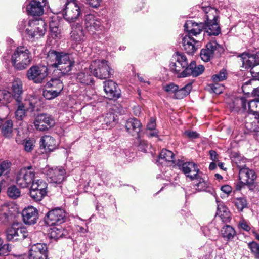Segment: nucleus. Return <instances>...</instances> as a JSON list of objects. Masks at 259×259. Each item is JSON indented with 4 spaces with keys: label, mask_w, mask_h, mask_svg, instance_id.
Returning <instances> with one entry per match:
<instances>
[{
    "label": "nucleus",
    "mask_w": 259,
    "mask_h": 259,
    "mask_svg": "<svg viewBox=\"0 0 259 259\" xmlns=\"http://www.w3.org/2000/svg\"><path fill=\"white\" fill-rule=\"evenodd\" d=\"M47 60L51 66L57 68L64 75L69 74L75 64L70 54L54 50L48 52Z\"/></svg>",
    "instance_id": "nucleus-1"
},
{
    "label": "nucleus",
    "mask_w": 259,
    "mask_h": 259,
    "mask_svg": "<svg viewBox=\"0 0 259 259\" xmlns=\"http://www.w3.org/2000/svg\"><path fill=\"white\" fill-rule=\"evenodd\" d=\"M19 29L25 30L32 41L43 37L47 31V24L42 19L23 20L19 22Z\"/></svg>",
    "instance_id": "nucleus-2"
},
{
    "label": "nucleus",
    "mask_w": 259,
    "mask_h": 259,
    "mask_svg": "<svg viewBox=\"0 0 259 259\" xmlns=\"http://www.w3.org/2000/svg\"><path fill=\"white\" fill-rule=\"evenodd\" d=\"M32 60L31 53L24 46L17 47L11 56V63L15 69L22 70L26 69Z\"/></svg>",
    "instance_id": "nucleus-3"
},
{
    "label": "nucleus",
    "mask_w": 259,
    "mask_h": 259,
    "mask_svg": "<svg viewBox=\"0 0 259 259\" xmlns=\"http://www.w3.org/2000/svg\"><path fill=\"white\" fill-rule=\"evenodd\" d=\"M169 64L170 71L179 78L187 77L188 62L185 54L176 52Z\"/></svg>",
    "instance_id": "nucleus-4"
},
{
    "label": "nucleus",
    "mask_w": 259,
    "mask_h": 259,
    "mask_svg": "<svg viewBox=\"0 0 259 259\" xmlns=\"http://www.w3.org/2000/svg\"><path fill=\"white\" fill-rule=\"evenodd\" d=\"M89 69L92 74L100 79H105L111 77L113 71L110 67L108 62L104 60H95L93 61Z\"/></svg>",
    "instance_id": "nucleus-5"
},
{
    "label": "nucleus",
    "mask_w": 259,
    "mask_h": 259,
    "mask_svg": "<svg viewBox=\"0 0 259 259\" xmlns=\"http://www.w3.org/2000/svg\"><path fill=\"white\" fill-rule=\"evenodd\" d=\"M17 99V101H16L17 109L15 112V115L17 119L21 120L25 116L26 111L33 112L35 110V104L37 99L35 98H31L20 101L19 98Z\"/></svg>",
    "instance_id": "nucleus-6"
},
{
    "label": "nucleus",
    "mask_w": 259,
    "mask_h": 259,
    "mask_svg": "<svg viewBox=\"0 0 259 259\" xmlns=\"http://www.w3.org/2000/svg\"><path fill=\"white\" fill-rule=\"evenodd\" d=\"M35 173L32 170L31 166L21 168L16 174V182L22 188L29 187L33 183Z\"/></svg>",
    "instance_id": "nucleus-7"
},
{
    "label": "nucleus",
    "mask_w": 259,
    "mask_h": 259,
    "mask_svg": "<svg viewBox=\"0 0 259 259\" xmlns=\"http://www.w3.org/2000/svg\"><path fill=\"white\" fill-rule=\"evenodd\" d=\"M233 110H240V106L242 111L252 112L259 117V99H255L247 102L244 97L237 98L234 102Z\"/></svg>",
    "instance_id": "nucleus-8"
},
{
    "label": "nucleus",
    "mask_w": 259,
    "mask_h": 259,
    "mask_svg": "<svg viewBox=\"0 0 259 259\" xmlns=\"http://www.w3.org/2000/svg\"><path fill=\"white\" fill-rule=\"evenodd\" d=\"M81 9L77 1L73 0L67 2L63 11L64 18L68 22L75 21L81 16Z\"/></svg>",
    "instance_id": "nucleus-9"
},
{
    "label": "nucleus",
    "mask_w": 259,
    "mask_h": 259,
    "mask_svg": "<svg viewBox=\"0 0 259 259\" xmlns=\"http://www.w3.org/2000/svg\"><path fill=\"white\" fill-rule=\"evenodd\" d=\"M48 184L42 180H35L32 183L29 191L31 198L35 201H41L47 195Z\"/></svg>",
    "instance_id": "nucleus-10"
},
{
    "label": "nucleus",
    "mask_w": 259,
    "mask_h": 259,
    "mask_svg": "<svg viewBox=\"0 0 259 259\" xmlns=\"http://www.w3.org/2000/svg\"><path fill=\"white\" fill-rule=\"evenodd\" d=\"M6 238L9 241L21 240L26 238L28 232L25 227L19 223L13 224L6 232Z\"/></svg>",
    "instance_id": "nucleus-11"
},
{
    "label": "nucleus",
    "mask_w": 259,
    "mask_h": 259,
    "mask_svg": "<svg viewBox=\"0 0 259 259\" xmlns=\"http://www.w3.org/2000/svg\"><path fill=\"white\" fill-rule=\"evenodd\" d=\"M48 68L45 65H34L27 71L26 76L29 80L35 83H40L48 75Z\"/></svg>",
    "instance_id": "nucleus-12"
},
{
    "label": "nucleus",
    "mask_w": 259,
    "mask_h": 259,
    "mask_svg": "<svg viewBox=\"0 0 259 259\" xmlns=\"http://www.w3.org/2000/svg\"><path fill=\"white\" fill-rule=\"evenodd\" d=\"M84 21L85 28L91 35L96 34L97 32H101L104 29L101 20L94 15H85Z\"/></svg>",
    "instance_id": "nucleus-13"
},
{
    "label": "nucleus",
    "mask_w": 259,
    "mask_h": 259,
    "mask_svg": "<svg viewBox=\"0 0 259 259\" xmlns=\"http://www.w3.org/2000/svg\"><path fill=\"white\" fill-rule=\"evenodd\" d=\"M42 173L47 176L50 183L60 184L64 179L65 170L62 167H50L43 169Z\"/></svg>",
    "instance_id": "nucleus-14"
},
{
    "label": "nucleus",
    "mask_w": 259,
    "mask_h": 259,
    "mask_svg": "<svg viewBox=\"0 0 259 259\" xmlns=\"http://www.w3.org/2000/svg\"><path fill=\"white\" fill-rule=\"evenodd\" d=\"M55 124L54 118L47 113L38 114L34 120V125L36 129L45 131L50 128Z\"/></svg>",
    "instance_id": "nucleus-15"
},
{
    "label": "nucleus",
    "mask_w": 259,
    "mask_h": 259,
    "mask_svg": "<svg viewBox=\"0 0 259 259\" xmlns=\"http://www.w3.org/2000/svg\"><path fill=\"white\" fill-rule=\"evenodd\" d=\"M65 213L61 209H55L48 212L45 222L49 226L61 224L64 222Z\"/></svg>",
    "instance_id": "nucleus-16"
},
{
    "label": "nucleus",
    "mask_w": 259,
    "mask_h": 259,
    "mask_svg": "<svg viewBox=\"0 0 259 259\" xmlns=\"http://www.w3.org/2000/svg\"><path fill=\"white\" fill-rule=\"evenodd\" d=\"M48 256L47 245L44 243H36L31 246L29 250V259H46Z\"/></svg>",
    "instance_id": "nucleus-17"
},
{
    "label": "nucleus",
    "mask_w": 259,
    "mask_h": 259,
    "mask_svg": "<svg viewBox=\"0 0 259 259\" xmlns=\"http://www.w3.org/2000/svg\"><path fill=\"white\" fill-rule=\"evenodd\" d=\"M239 180L248 186L250 190H253L254 187V181L256 175L254 170L244 167L239 170Z\"/></svg>",
    "instance_id": "nucleus-18"
},
{
    "label": "nucleus",
    "mask_w": 259,
    "mask_h": 259,
    "mask_svg": "<svg viewBox=\"0 0 259 259\" xmlns=\"http://www.w3.org/2000/svg\"><path fill=\"white\" fill-rule=\"evenodd\" d=\"M22 215L23 222L26 224H34L36 223L38 219V210L32 206L24 208L22 211Z\"/></svg>",
    "instance_id": "nucleus-19"
},
{
    "label": "nucleus",
    "mask_w": 259,
    "mask_h": 259,
    "mask_svg": "<svg viewBox=\"0 0 259 259\" xmlns=\"http://www.w3.org/2000/svg\"><path fill=\"white\" fill-rule=\"evenodd\" d=\"M182 42L184 50L189 54H193L200 47L199 41L188 34L183 37Z\"/></svg>",
    "instance_id": "nucleus-20"
},
{
    "label": "nucleus",
    "mask_w": 259,
    "mask_h": 259,
    "mask_svg": "<svg viewBox=\"0 0 259 259\" xmlns=\"http://www.w3.org/2000/svg\"><path fill=\"white\" fill-rule=\"evenodd\" d=\"M181 169L188 178L191 180L198 179L199 169L197 164L192 162H185L182 164Z\"/></svg>",
    "instance_id": "nucleus-21"
},
{
    "label": "nucleus",
    "mask_w": 259,
    "mask_h": 259,
    "mask_svg": "<svg viewBox=\"0 0 259 259\" xmlns=\"http://www.w3.org/2000/svg\"><path fill=\"white\" fill-rule=\"evenodd\" d=\"M184 30L188 32L190 36H197L204 29L203 23H197L192 20H188L184 26Z\"/></svg>",
    "instance_id": "nucleus-22"
},
{
    "label": "nucleus",
    "mask_w": 259,
    "mask_h": 259,
    "mask_svg": "<svg viewBox=\"0 0 259 259\" xmlns=\"http://www.w3.org/2000/svg\"><path fill=\"white\" fill-rule=\"evenodd\" d=\"M24 7L27 14L32 16H40L44 14V7L32 1L26 2Z\"/></svg>",
    "instance_id": "nucleus-23"
},
{
    "label": "nucleus",
    "mask_w": 259,
    "mask_h": 259,
    "mask_svg": "<svg viewBox=\"0 0 259 259\" xmlns=\"http://www.w3.org/2000/svg\"><path fill=\"white\" fill-rule=\"evenodd\" d=\"M239 57L242 63V66L246 69H251L256 63H259V54L249 55L248 54L243 53Z\"/></svg>",
    "instance_id": "nucleus-24"
},
{
    "label": "nucleus",
    "mask_w": 259,
    "mask_h": 259,
    "mask_svg": "<svg viewBox=\"0 0 259 259\" xmlns=\"http://www.w3.org/2000/svg\"><path fill=\"white\" fill-rule=\"evenodd\" d=\"M40 147L43 148L46 152L53 151L56 147L55 139L49 135H45L40 140Z\"/></svg>",
    "instance_id": "nucleus-25"
},
{
    "label": "nucleus",
    "mask_w": 259,
    "mask_h": 259,
    "mask_svg": "<svg viewBox=\"0 0 259 259\" xmlns=\"http://www.w3.org/2000/svg\"><path fill=\"white\" fill-rule=\"evenodd\" d=\"M104 90L108 98L112 99L119 97L117 84L112 80H108L104 82Z\"/></svg>",
    "instance_id": "nucleus-26"
},
{
    "label": "nucleus",
    "mask_w": 259,
    "mask_h": 259,
    "mask_svg": "<svg viewBox=\"0 0 259 259\" xmlns=\"http://www.w3.org/2000/svg\"><path fill=\"white\" fill-rule=\"evenodd\" d=\"M70 37L73 40L76 42H81L84 40V31L80 24L77 23L72 25Z\"/></svg>",
    "instance_id": "nucleus-27"
},
{
    "label": "nucleus",
    "mask_w": 259,
    "mask_h": 259,
    "mask_svg": "<svg viewBox=\"0 0 259 259\" xmlns=\"http://www.w3.org/2000/svg\"><path fill=\"white\" fill-rule=\"evenodd\" d=\"M204 24V30L205 33L208 36H217L221 32L218 21H205Z\"/></svg>",
    "instance_id": "nucleus-28"
},
{
    "label": "nucleus",
    "mask_w": 259,
    "mask_h": 259,
    "mask_svg": "<svg viewBox=\"0 0 259 259\" xmlns=\"http://www.w3.org/2000/svg\"><path fill=\"white\" fill-rule=\"evenodd\" d=\"M141 122L135 118L128 119L125 124L127 132L133 136L138 134L141 131Z\"/></svg>",
    "instance_id": "nucleus-29"
},
{
    "label": "nucleus",
    "mask_w": 259,
    "mask_h": 259,
    "mask_svg": "<svg viewBox=\"0 0 259 259\" xmlns=\"http://www.w3.org/2000/svg\"><path fill=\"white\" fill-rule=\"evenodd\" d=\"M174 154L169 150L163 149L159 155L157 162L159 164H172L175 159Z\"/></svg>",
    "instance_id": "nucleus-30"
},
{
    "label": "nucleus",
    "mask_w": 259,
    "mask_h": 259,
    "mask_svg": "<svg viewBox=\"0 0 259 259\" xmlns=\"http://www.w3.org/2000/svg\"><path fill=\"white\" fill-rule=\"evenodd\" d=\"M204 70V67L202 65H196L195 61H192L187 66V76H198L203 73Z\"/></svg>",
    "instance_id": "nucleus-31"
},
{
    "label": "nucleus",
    "mask_w": 259,
    "mask_h": 259,
    "mask_svg": "<svg viewBox=\"0 0 259 259\" xmlns=\"http://www.w3.org/2000/svg\"><path fill=\"white\" fill-rule=\"evenodd\" d=\"M12 89L14 94L12 96L15 102L17 101V98L20 101H23L21 96L23 93L22 81L19 79L15 80L13 82Z\"/></svg>",
    "instance_id": "nucleus-32"
},
{
    "label": "nucleus",
    "mask_w": 259,
    "mask_h": 259,
    "mask_svg": "<svg viewBox=\"0 0 259 259\" xmlns=\"http://www.w3.org/2000/svg\"><path fill=\"white\" fill-rule=\"evenodd\" d=\"M201 9L205 14V21H218V12L217 9L210 6H202Z\"/></svg>",
    "instance_id": "nucleus-33"
},
{
    "label": "nucleus",
    "mask_w": 259,
    "mask_h": 259,
    "mask_svg": "<svg viewBox=\"0 0 259 259\" xmlns=\"http://www.w3.org/2000/svg\"><path fill=\"white\" fill-rule=\"evenodd\" d=\"M76 80L77 81L84 85H92L94 83L93 77L86 69L77 74Z\"/></svg>",
    "instance_id": "nucleus-34"
},
{
    "label": "nucleus",
    "mask_w": 259,
    "mask_h": 259,
    "mask_svg": "<svg viewBox=\"0 0 259 259\" xmlns=\"http://www.w3.org/2000/svg\"><path fill=\"white\" fill-rule=\"evenodd\" d=\"M49 234L50 237L55 240L63 237H67L68 235L67 231L60 226L51 228Z\"/></svg>",
    "instance_id": "nucleus-35"
},
{
    "label": "nucleus",
    "mask_w": 259,
    "mask_h": 259,
    "mask_svg": "<svg viewBox=\"0 0 259 259\" xmlns=\"http://www.w3.org/2000/svg\"><path fill=\"white\" fill-rule=\"evenodd\" d=\"M217 214L224 223L229 222L231 220L230 213L228 209L223 204L218 205Z\"/></svg>",
    "instance_id": "nucleus-36"
},
{
    "label": "nucleus",
    "mask_w": 259,
    "mask_h": 259,
    "mask_svg": "<svg viewBox=\"0 0 259 259\" xmlns=\"http://www.w3.org/2000/svg\"><path fill=\"white\" fill-rule=\"evenodd\" d=\"M45 88H49L60 95L63 89V84L59 79H52L46 83Z\"/></svg>",
    "instance_id": "nucleus-37"
},
{
    "label": "nucleus",
    "mask_w": 259,
    "mask_h": 259,
    "mask_svg": "<svg viewBox=\"0 0 259 259\" xmlns=\"http://www.w3.org/2000/svg\"><path fill=\"white\" fill-rule=\"evenodd\" d=\"M206 47L212 53L214 57H218L223 51V47L216 41H210L207 45Z\"/></svg>",
    "instance_id": "nucleus-38"
},
{
    "label": "nucleus",
    "mask_w": 259,
    "mask_h": 259,
    "mask_svg": "<svg viewBox=\"0 0 259 259\" xmlns=\"http://www.w3.org/2000/svg\"><path fill=\"white\" fill-rule=\"evenodd\" d=\"M3 121L1 128L2 133L6 138H11L13 136V122L12 120Z\"/></svg>",
    "instance_id": "nucleus-39"
},
{
    "label": "nucleus",
    "mask_w": 259,
    "mask_h": 259,
    "mask_svg": "<svg viewBox=\"0 0 259 259\" xmlns=\"http://www.w3.org/2000/svg\"><path fill=\"white\" fill-rule=\"evenodd\" d=\"M192 89V83H189L185 87L179 89H177L175 94L174 95V98L176 99H181L185 97L190 92Z\"/></svg>",
    "instance_id": "nucleus-40"
},
{
    "label": "nucleus",
    "mask_w": 259,
    "mask_h": 259,
    "mask_svg": "<svg viewBox=\"0 0 259 259\" xmlns=\"http://www.w3.org/2000/svg\"><path fill=\"white\" fill-rule=\"evenodd\" d=\"M221 233L224 238L228 240L232 239L236 234L234 228L230 225L224 226L221 230Z\"/></svg>",
    "instance_id": "nucleus-41"
},
{
    "label": "nucleus",
    "mask_w": 259,
    "mask_h": 259,
    "mask_svg": "<svg viewBox=\"0 0 259 259\" xmlns=\"http://www.w3.org/2000/svg\"><path fill=\"white\" fill-rule=\"evenodd\" d=\"M13 98L11 93L5 90H0V103L5 105L10 103Z\"/></svg>",
    "instance_id": "nucleus-42"
},
{
    "label": "nucleus",
    "mask_w": 259,
    "mask_h": 259,
    "mask_svg": "<svg viewBox=\"0 0 259 259\" xmlns=\"http://www.w3.org/2000/svg\"><path fill=\"white\" fill-rule=\"evenodd\" d=\"M233 203L239 211H242L244 208L247 206L246 199L244 197L234 198L233 200Z\"/></svg>",
    "instance_id": "nucleus-43"
},
{
    "label": "nucleus",
    "mask_w": 259,
    "mask_h": 259,
    "mask_svg": "<svg viewBox=\"0 0 259 259\" xmlns=\"http://www.w3.org/2000/svg\"><path fill=\"white\" fill-rule=\"evenodd\" d=\"M227 78V71L225 69L220 70L219 73L212 76V80L214 83L222 81Z\"/></svg>",
    "instance_id": "nucleus-44"
},
{
    "label": "nucleus",
    "mask_w": 259,
    "mask_h": 259,
    "mask_svg": "<svg viewBox=\"0 0 259 259\" xmlns=\"http://www.w3.org/2000/svg\"><path fill=\"white\" fill-rule=\"evenodd\" d=\"M7 194L10 198L16 199L20 196V191L16 186H11L8 188Z\"/></svg>",
    "instance_id": "nucleus-45"
},
{
    "label": "nucleus",
    "mask_w": 259,
    "mask_h": 259,
    "mask_svg": "<svg viewBox=\"0 0 259 259\" xmlns=\"http://www.w3.org/2000/svg\"><path fill=\"white\" fill-rule=\"evenodd\" d=\"M59 95L57 92L53 91L49 88H45L43 91V96L47 100H52Z\"/></svg>",
    "instance_id": "nucleus-46"
},
{
    "label": "nucleus",
    "mask_w": 259,
    "mask_h": 259,
    "mask_svg": "<svg viewBox=\"0 0 259 259\" xmlns=\"http://www.w3.org/2000/svg\"><path fill=\"white\" fill-rule=\"evenodd\" d=\"M248 248L256 259H259V244L253 241L248 244Z\"/></svg>",
    "instance_id": "nucleus-47"
},
{
    "label": "nucleus",
    "mask_w": 259,
    "mask_h": 259,
    "mask_svg": "<svg viewBox=\"0 0 259 259\" xmlns=\"http://www.w3.org/2000/svg\"><path fill=\"white\" fill-rule=\"evenodd\" d=\"M50 35L53 39H57L60 37V31L55 22L50 23Z\"/></svg>",
    "instance_id": "nucleus-48"
},
{
    "label": "nucleus",
    "mask_w": 259,
    "mask_h": 259,
    "mask_svg": "<svg viewBox=\"0 0 259 259\" xmlns=\"http://www.w3.org/2000/svg\"><path fill=\"white\" fill-rule=\"evenodd\" d=\"M200 57L204 61L208 62L211 58H212L214 56L212 55L211 52H210L209 50L206 47L205 49H202L200 53Z\"/></svg>",
    "instance_id": "nucleus-49"
},
{
    "label": "nucleus",
    "mask_w": 259,
    "mask_h": 259,
    "mask_svg": "<svg viewBox=\"0 0 259 259\" xmlns=\"http://www.w3.org/2000/svg\"><path fill=\"white\" fill-rule=\"evenodd\" d=\"M11 163L8 161H3L0 163V177L9 172Z\"/></svg>",
    "instance_id": "nucleus-50"
},
{
    "label": "nucleus",
    "mask_w": 259,
    "mask_h": 259,
    "mask_svg": "<svg viewBox=\"0 0 259 259\" xmlns=\"http://www.w3.org/2000/svg\"><path fill=\"white\" fill-rule=\"evenodd\" d=\"M195 186L196 187V189L198 191H206L207 188H208L209 183L203 179L200 178L199 182L195 184Z\"/></svg>",
    "instance_id": "nucleus-51"
},
{
    "label": "nucleus",
    "mask_w": 259,
    "mask_h": 259,
    "mask_svg": "<svg viewBox=\"0 0 259 259\" xmlns=\"http://www.w3.org/2000/svg\"><path fill=\"white\" fill-rule=\"evenodd\" d=\"M162 89L167 93H174L175 94L176 91H177V89H178V86L177 84L171 82L163 85Z\"/></svg>",
    "instance_id": "nucleus-52"
},
{
    "label": "nucleus",
    "mask_w": 259,
    "mask_h": 259,
    "mask_svg": "<svg viewBox=\"0 0 259 259\" xmlns=\"http://www.w3.org/2000/svg\"><path fill=\"white\" fill-rule=\"evenodd\" d=\"M35 140L34 139L29 138L24 141V149L26 152H30L34 146Z\"/></svg>",
    "instance_id": "nucleus-53"
},
{
    "label": "nucleus",
    "mask_w": 259,
    "mask_h": 259,
    "mask_svg": "<svg viewBox=\"0 0 259 259\" xmlns=\"http://www.w3.org/2000/svg\"><path fill=\"white\" fill-rule=\"evenodd\" d=\"M210 92L214 93L216 94H220L222 93L224 90V86L215 83V84H212L209 85Z\"/></svg>",
    "instance_id": "nucleus-54"
},
{
    "label": "nucleus",
    "mask_w": 259,
    "mask_h": 259,
    "mask_svg": "<svg viewBox=\"0 0 259 259\" xmlns=\"http://www.w3.org/2000/svg\"><path fill=\"white\" fill-rule=\"evenodd\" d=\"M10 250L9 244H3V240L0 238V255H7Z\"/></svg>",
    "instance_id": "nucleus-55"
},
{
    "label": "nucleus",
    "mask_w": 259,
    "mask_h": 259,
    "mask_svg": "<svg viewBox=\"0 0 259 259\" xmlns=\"http://www.w3.org/2000/svg\"><path fill=\"white\" fill-rule=\"evenodd\" d=\"M104 116L105 124L107 127L112 126V124L114 121V116L112 113H107Z\"/></svg>",
    "instance_id": "nucleus-56"
},
{
    "label": "nucleus",
    "mask_w": 259,
    "mask_h": 259,
    "mask_svg": "<svg viewBox=\"0 0 259 259\" xmlns=\"http://www.w3.org/2000/svg\"><path fill=\"white\" fill-rule=\"evenodd\" d=\"M238 226L240 228L247 232L249 231L251 229V227L249 225V223L245 220H241L239 222Z\"/></svg>",
    "instance_id": "nucleus-57"
},
{
    "label": "nucleus",
    "mask_w": 259,
    "mask_h": 259,
    "mask_svg": "<svg viewBox=\"0 0 259 259\" xmlns=\"http://www.w3.org/2000/svg\"><path fill=\"white\" fill-rule=\"evenodd\" d=\"M87 4H88L90 6L94 8H98L102 2L103 0H85Z\"/></svg>",
    "instance_id": "nucleus-58"
},
{
    "label": "nucleus",
    "mask_w": 259,
    "mask_h": 259,
    "mask_svg": "<svg viewBox=\"0 0 259 259\" xmlns=\"http://www.w3.org/2000/svg\"><path fill=\"white\" fill-rule=\"evenodd\" d=\"M184 135L191 139H195L199 136V134L196 132L186 131L184 133Z\"/></svg>",
    "instance_id": "nucleus-59"
},
{
    "label": "nucleus",
    "mask_w": 259,
    "mask_h": 259,
    "mask_svg": "<svg viewBox=\"0 0 259 259\" xmlns=\"http://www.w3.org/2000/svg\"><path fill=\"white\" fill-rule=\"evenodd\" d=\"M221 190L223 192L228 195L231 193L232 188L228 185H225L221 187Z\"/></svg>",
    "instance_id": "nucleus-60"
},
{
    "label": "nucleus",
    "mask_w": 259,
    "mask_h": 259,
    "mask_svg": "<svg viewBox=\"0 0 259 259\" xmlns=\"http://www.w3.org/2000/svg\"><path fill=\"white\" fill-rule=\"evenodd\" d=\"M156 127V122L155 120L153 118H151L150 121L148 123L147 125V131H152L155 129Z\"/></svg>",
    "instance_id": "nucleus-61"
},
{
    "label": "nucleus",
    "mask_w": 259,
    "mask_h": 259,
    "mask_svg": "<svg viewBox=\"0 0 259 259\" xmlns=\"http://www.w3.org/2000/svg\"><path fill=\"white\" fill-rule=\"evenodd\" d=\"M251 88L250 87V81H248L243 84L242 86V89L243 92L245 94L249 93L250 90H247V88Z\"/></svg>",
    "instance_id": "nucleus-62"
},
{
    "label": "nucleus",
    "mask_w": 259,
    "mask_h": 259,
    "mask_svg": "<svg viewBox=\"0 0 259 259\" xmlns=\"http://www.w3.org/2000/svg\"><path fill=\"white\" fill-rule=\"evenodd\" d=\"M146 134L150 137H158V132L156 129H154L152 131H147Z\"/></svg>",
    "instance_id": "nucleus-63"
},
{
    "label": "nucleus",
    "mask_w": 259,
    "mask_h": 259,
    "mask_svg": "<svg viewBox=\"0 0 259 259\" xmlns=\"http://www.w3.org/2000/svg\"><path fill=\"white\" fill-rule=\"evenodd\" d=\"M148 147V145L145 142H141L139 146L138 149L141 151L146 152L147 151V148Z\"/></svg>",
    "instance_id": "nucleus-64"
}]
</instances>
